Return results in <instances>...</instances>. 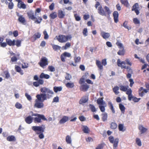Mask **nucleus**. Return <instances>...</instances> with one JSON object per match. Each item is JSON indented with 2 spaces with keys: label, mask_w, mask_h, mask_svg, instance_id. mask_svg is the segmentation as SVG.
Returning <instances> with one entry per match:
<instances>
[{
  "label": "nucleus",
  "mask_w": 149,
  "mask_h": 149,
  "mask_svg": "<svg viewBox=\"0 0 149 149\" xmlns=\"http://www.w3.org/2000/svg\"><path fill=\"white\" fill-rule=\"evenodd\" d=\"M36 97L37 99L35 100L34 107L38 109L43 108L44 106V104L43 102L44 101H42V98L38 94L36 95Z\"/></svg>",
  "instance_id": "nucleus-6"
},
{
  "label": "nucleus",
  "mask_w": 149,
  "mask_h": 149,
  "mask_svg": "<svg viewBox=\"0 0 149 149\" xmlns=\"http://www.w3.org/2000/svg\"><path fill=\"white\" fill-rule=\"evenodd\" d=\"M117 64L118 66L120 67L122 69H123V66H126V65H123V64L125 65L126 64V63L125 61H121L119 59H118L117 61Z\"/></svg>",
  "instance_id": "nucleus-15"
},
{
  "label": "nucleus",
  "mask_w": 149,
  "mask_h": 149,
  "mask_svg": "<svg viewBox=\"0 0 149 149\" xmlns=\"http://www.w3.org/2000/svg\"><path fill=\"white\" fill-rule=\"evenodd\" d=\"M132 91L130 88H129L128 91L126 92V94L128 95V99L129 101H131L132 99H133L134 96H133L132 94Z\"/></svg>",
  "instance_id": "nucleus-19"
},
{
  "label": "nucleus",
  "mask_w": 149,
  "mask_h": 149,
  "mask_svg": "<svg viewBox=\"0 0 149 149\" xmlns=\"http://www.w3.org/2000/svg\"><path fill=\"white\" fill-rule=\"evenodd\" d=\"M25 96L26 97L27 100L29 101H31L32 100V98L31 96L29 95L27 93H26L25 94Z\"/></svg>",
  "instance_id": "nucleus-61"
},
{
  "label": "nucleus",
  "mask_w": 149,
  "mask_h": 149,
  "mask_svg": "<svg viewBox=\"0 0 149 149\" xmlns=\"http://www.w3.org/2000/svg\"><path fill=\"white\" fill-rule=\"evenodd\" d=\"M138 128L141 134L144 133L148 130V129L147 128L144 127L141 125H139Z\"/></svg>",
  "instance_id": "nucleus-20"
},
{
  "label": "nucleus",
  "mask_w": 149,
  "mask_h": 149,
  "mask_svg": "<svg viewBox=\"0 0 149 149\" xmlns=\"http://www.w3.org/2000/svg\"><path fill=\"white\" fill-rule=\"evenodd\" d=\"M114 22L116 23H117L118 22L119 14L117 11H114L113 14Z\"/></svg>",
  "instance_id": "nucleus-14"
},
{
  "label": "nucleus",
  "mask_w": 149,
  "mask_h": 149,
  "mask_svg": "<svg viewBox=\"0 0 149 149\" xmlns=\"http://www.w3.org/2000/svg\"><path fill=\"white\" fill-rule=\"evenodd\" d=\"M104 9L105 10H104L101 6L99 7L98 8V13L102 16L109 15L111 13V11L109 8L107 6H105Z\"/></svg>",
  "instance_id": "nucleus-5"
},
{
  "label": "nucleus",
  "mask_w": 149,
  "mask_h": 149,
  "mask_svg": "<svg viewBox=\"0 0 149 149\" xmlns=\"http://www.w3.org/2000/svg\"><path fill=\"white\" fill-rule=\"evenodd\" d=\"M8 1L10 2L8 3V8L10 9H12L14 6V4L13 2H12V0H8Z\"/></svg>",
  "instance_id": "nucleus-45"
},
{
  "label": "nucleus",
  "mask_w": 149,
  "mask_h": 149,
  "mask_svg": "<svg viewBox=\"0 0 149 149\" xmlns=\"http://www.w3.org/2000/svg\"><path fill=\"white\" fill-rule=\"evenodd\" d=\"M52 45L53 49L55 51L60 50L61 48V47L58 45Z\"/></svg>",
  "instance_id": "nucleus-47"
},
{
  "label": "nucleus",
  "mask_w": 149,
  "mask_h": 149,
  "mask_svg": "<svg viewBox=\"0 0 149 149\" xmlns=\"http://www.w3.org/2000/svg\"><path fill=\"white\" fill-rule=\"evenodd\" d=\"M136 143L138 146H141V142L139 138H136Z\"/></svg>",
  "instance_id": "nucleus-55"
},
{
  "label": "nucleus",
  "mask_w": 149,
  "mask_h": 149,
  "mask_svg": "<svg viewBox=\"0 0 149 149\" xmlns=\"http://www.w3.org/2000/svg\"><path fill=\"white\" fill-rule=\"evenodd\" d=\"M110 127L113 130H115L117 127V125L115 122H112L110 124Z\"/></svg>",
  "instance_id": "nucleus-30"
},
{
  "label": "nucleus",
  "mask_w": 149,
  "mask_h": 149,
  "mask_svg": "<svg viewBox=\"0 0 149 149\" xmlns=\"http://www.w3.org/2000/svg\"><path fill=\"white\" fill-rule=\"evenodd\" d=\"M82 128L83 131L85 133H89L90 130L87 126L84 125L83 126Z\"/></svg>",
  "instance_id": "nucleus-35"
},
{
  "label": "nucleus",
  "mask_w": 149,
  "mask_h": 149,
  "mask_svg": "<svg viewBox=\"0 0 149 149\" xmlns=\"http://www.w3.org/2000/svg\"><path fill=\"white\" fill-rule=\"evenodd\" d=\"M19 55L18 54L17 55V56H14L13 57L11 58V61L13 62H16L17 60V57H19Z\"/></svg>",
  "instance_id": "nucleus-49"
},
{
  "label": "nucleus",
  "mask_w": 149,
  "mask_h": 149,
  "mask_svg": "<svg viewBox=\"0 0 149 149\" xmlns=\"http://www.w3.org/2000/svg\"><path fill=\"white\" fill-rule=\"evenodd\" d=\"M120 2L122 4L126 7H128L130 6L128 0H120Z\"/></svg>",
  "instance_id": "nucleus-33"
},
{
  "label": "nucleus",
  "mask_w": 149,
  "mask_h": 149,
  "mask_svg": "<svg viewBox=\"0 0 149 149\" xmlns=\"http://www.w3.org/2000/svg\"><path fill=\"white\" fill-rule=\"evenodd\" d=\"M102 119L103 122H105L107 120L108 115L107 113L104 112L102 114Z\"/></svg>",
  "instance_id": "nucleus-32"
},
{
  "label": "nucleus",
  "mask_w": 149,
  "mask_h": 149,
  "mask_svg": "<svg viewBox=\"0 0 149 149\" xmlns=\"http://www.w3.org/2000/svg\"><path fill=\"white\" fill-rule=\"evenodd\" d=\"M108 104L110 109L111 110L113 113H115V111L113 108V105L111 102H109L108 103Z\"/></svg>",
  "instance_id": "nucleus-41"
},
{
  "label": "nucleus",
  "mask_w": 149,
  "mask_h": 149,
  "mask_svg": "<svg viewBox=\"0 0 149 149\" xmlns=\"http://www.w3.org/2000/svg\"><path fill=\"white\" fill-rule=\"evenodd\" d=\"M45 129V125H42L41 126H33L32 127V130L36 132V134H38V137L42 139L44 138V135L43 132H44Z\"/></svg>",
  "instance_id": "nucleus-2"
},
{
  "label": "nucleus",
  "mask_w": 149,
  "mask_h": 149,
  "mask_svg": "<svg viewBox=\"0 0 149 149\" xmlns=\"http://www.w3.org/2000/svg\"><path fill=\"white\" fill-rule=\"evenodd\" d=\"M103 97L101 98H98L97 100V104L99 105H103L105 104V102H104Z\"/></svg>",
  "instance_id": "nucleus-28"
},
{
  "label": "nucleus",
  "mask_w": 149,
  "mask_h": 149,
  "mask_svg": "<svg viewBox=\"0 0 149 149\" xmlns=\"http://www.w3.org/2000/svg\"><path fill=\"white\" fill-rule=\"evenodd\" d=\"M29 67V64L28 63H24L22 65V69L27 68Z\"/></svg>",
  "instance_id": "nucleus-57"
},
{
  "label": "nucleus",
  "mask_w": 149,
  "mask_h": 149,
  "mask_svg": "<svg viewBox=\"0 0 149 149\" xmlns=\"http://www.w3.org/2000/svg\"><path fill=\"white\" fill-rule=\"evenodd\" d=\"M56 38L57 40L60 43L65 42L71 38L70 36L62 35H59L58 36H56Z\"/></svg>",
  "instance_id": "nucleus-7"
},
{
  "label": "nucleus",
  "mask_w": 149,
  "mask_h": 149,
  "mask_svg": "<svg viewBox=\"0 0 149 149\" xmlns=\"http://www.w3.org/2000/svg\"><path fill=\"white\" fill-rule=\"evenodd\" d=\"M96 65L97 66L98 68L100 70H102L103 69V67L102 63L101 62L98 60H96Z\"/></svg>",
  "instance_id": "nucleus-34"
},
{
  "label": "nucleus",
  "mask_w": 149,
  "mask_h": 149,
  "mask_svg": "<svg viewBox=\"0 0 149 149\" xmlns=\"http://www.w3.org/2000/svg\"><path fill=\"white\" fill-rule=\"evenodd\" d=\"M139 3H136L134 4L132 7V11H134L136 13V15H139L140 13L139 10Z\"/></svg>",
  "instance_id": "nucleus-10"
},
{
  "label": "nucleus",
  "mask_w": 149,
  "mask_h": 149,
  "mask_svg": "<svg viewBox=\"0 0 149 149\" xmlns=\"http://www.w3.org/2000/svg\"><path fill=\"white\" fill-rule=\"evenodd\" d=\"M119 88V86H115L113 88V91L116 95H118L119 93L118 91Z\"/></svg>",
  "instance_id": "nucleus-37"
},
{
  "label": "nucleus",
  "mask_w": 149,
  "mask_h": 149,
  "mask_svg": "<svg viewBox=\"0 0 149 149\" xmlns=\"http://www.w3.org/2000/svg\"><path fill=\"white\" fill-rule=\"evenodd\" d=\"M58 16L60 18H63L65 16V13L61 10H59L58 11Z\"/></svg>",
  "instance_id": "nucleus-23"
},
{
  "label": "nucleus",
  "mask_w": 149,
  "mask_h": 149,
  "mask_svg": "<svg viewBox=\"0 0 149 149\" xmlns=\"http://www.w3.org/2000/svg\"><path fill=\"white\" fill-rule=\"evenodd\" d=\"M74 17L76 21H79L80 20L81 17L77 14L74 15Z\"/></svg>",
  "instance_id": "nucleus-63"
},
{
  "label": "nucleus",
  "mask_w": 149,
  "mask_h": 149,
  "mask_svg": "<svg viewBox=\"0 0 149 149\" xmlns=\"http://www.w3.org/2000/svg\"><path fill=\"white\" fill-rule=\"evenodd\" d=\"M40 91L42 93L38 95L42 98V101L47 100V99L50 98L54 94V92L52 90L46 87L41 88Z\"/></svg>",
  "instance_id": "nucleus-1"
},
{
  "label": "nucleus",
  "mask_w": 149,
  "mask_h": 149,
  "mask_svg": "<svg viewBox=\"0 0 149 149\" xmlns=\"http://www.w3.org/2000/svg\"><path fill=\"white\" fill-rule=\"evenodd\" d=\"M89 88V86L85 84L80 86V90L81 91L85 92L87 91Z\"/></svg>",
  "instance_id": "nucleus-16"
},
{
  "label": "nucleus",
  "mask_w": 149,
  "mask_h": 149,
  "mask_svg": "<svg viewBox=\"0 0 149 149\" xmlns=\"http://www.w3.org/2000/svg\"><path fill=\"white\" fill-rule=\"evenodd\" d=\"M90 109L93 112H95L96 111V109L95 106L92 104H90L89 105Z\"/></svg>",
  "instance_id": "nucleus-51"
},
{
  "label": "nucleus",
  "mask_w": 149,
  "mask_h": 149,
  "mask_svg": "<svg viewBox=\"0 0 149 149\" xmlns=\"http://www.w3.org/2000/svg\"><path fill=\"white\" fill-rule=\"evenodd\" d=\"M15 107L17 108L18 109H21L22 107V104L18 102L15 104Z\"/></svg>",
  "instance_id": "nucleus-59"
},
{
  "label": "nucleus",
  "mask_w": 149,
  "mask_h": 149,
  "mask_svg": "<svg viewBox=\"0 0 149 149\" xmlns=\"http://www.w3.org/2000/svg\"><path fill=\"white\" fill-rule=\"evenodd\" d=\"M15 69L17 72L19 73L20 74L22 75L23 74L24 72L22 70L19 66L15 65Z\"/></svg>",
  "instance_id": "nucleus-25"
},
{
  "label": "nucleus",
  "mask_w": 149,
  "mask_h": 149,
  "mask_svg": "<svg viewBox=\"0 0 149 149\" xmlns=\"http://www.w3.org/2000/svg\"><path fill=\"white\" fill-rule=\"evenodd\" d=\"M104 146V144L103 143H101L98 145L96 148L95 149H103Z\"/></svg>",
  "instance_id": "nucleus-58"
},
{
  "label": "nucleus",
  "mask_w": 149,
  "mask_h": 149,
  "mask_svg": "<svg viewBox=\"0 0 149 149\" xmlns=\"http://www.w3.org/2000/svg\"><path fill=\"white\" fill-rule=\"evenodd\" d=\"M33 118L31 116H29L25 118V120L27 123L30 124L32 122Z\"/></svg>",
  "instance_id": "nucleus-27"
},
{
  "label": "nucleus",
  "mask_w": 149,
  "mask_h": 149,
  "mask_svg": "<svg viewBox=\"0 0 149 149\" xmlns=\"http://www.w3.org/2000/svg\"><path fill=\"white\" fill-rule=\"evenodd\" d=\"M50 77L49 75L45 74L44 73H42L40 76V78L41 79L45 78V79H48Z\"/></svg>",
  "instance_id": "nucleus-36"
},
{
  "label": "nucleus",
  "mask_w": 149,
  "mask_h": 149,
  "mask_svg": "<svg viewBox=\"0 0 149 149\" xmlns=\"http://www.w3.org/2000/svg\"><path fill=\"white\" fill-rule=\"evenodd\" d=\"M123 68L126 69L127 71L128 72H132V69L129 66H123Z\"/></svg>",
  "instance_id": "nucleus-60"
},
{
  "label": "nucleus",
  "mask_w": 149,
  "mask_h": 149,
  "mask_svg": "<svg viewBox=\"0 0 149 149\" xmlns=\"http://www.w3.org/2000/svg\"><path fill=\"white\" fill-rule=\"evenodd\" d=\"M116 44L120 49H124V47L123 46V44L118 41L116 43Z\"/></svg>",
  "instance_id": "nucleus-53"
},
{
  "label": "nucleus",
  "mask_w": 149,
  "mask_h": 149,
  "mask_svg": "<svg viewBox=\"0 0 149 149\" xmlns=\"http://www.w3.org/2000/svg\"><path fill=\"white\" fill-rule=\"evenodd\" d=\"M38 64L41 67L44 68L48 65V61L47 58L45 57L42 56L38 62Z\"/></svg>",
  "instance_id": "nucleus-8"
},
{
  "label": "nucleus",
  "mask_w": 149,
  "mask_h": 149,
  "mask_svg": "<svg viewBox=\"0 0 149 149\" xmlns=\"http://www.w3.org/2000/svg\"><path fill=\"white\" fill-rule=\"evenodd\" d=\"M125 53V51L124 49H122V50H119L117 54L119 55L123 56Z\"/></svg>",
  "instance_id": "nucleus-48"
},
{
  "label": "nucleus",
  "mask_w": 149,
  "mask_h": 149,
  "mask_svg": "<svg viewBox=\"0 0 149 149\" xmlns=\"http://www.w3.org/2000/svg\"><path fill=\"white\" fill-rule=\"evenodd\" d=\"M108 139L110 142L113 144V149H116L118 146L119 139L118 138H116L114 139L113 137L112 136H109Z\"/></svg>",
  "instance_id": "nucleus-9"
},
{
  "label": "nucleus",
  "mask_w": 149,
  "mask_h": 149,
  "mask_svg": "<svg viewBox=\"0 0 149 149\" xmlns=\"http://www.w3.org/2000/svg\"><path fill=\"white\" fill-rule=\"evenodd\" d=\"M71 54L70 53L65 52L63 53L61 55V61L63 62L65 61V58L66 57H71Z\"/></svg>",
  "instance_id": "nucleus-11"
},
{
  "label": "nucleus",
  "mask_w": 149,
  "mask_h": 149,
  "mask_svg": "<svg viewBox=\"0 0 149 149\" xmlns=\"http://www.w3.org/2000/svg\"><path fill=\"white\" fill-rule=\"evenodd\" d=\"M43 33L44 35V39H47L49 38V36L48 35L47 32L46 31H44L43 32Z\"/></svg>",
  "instance_id": "nucleus-54"
},
{
  "label": "nucleus",
  "mask_w": 149,
  "mask_h": 149,
  "mask_svg": "<svg viewBox=\"0 0 149 149\" xmlns=\"http://www.w3.org/2000/svg\"><path fill=\"white\" fill-rule=\"evenodd\" d=\"M71 46V44L70 42H68L66 43L64 46H63L62 47V49L64 50H66L69 47H70Z\"/></svg>",
  "instance_id": "nucleus-39"
},
{
  "label": "nucleus",
  "mask_w": 149,
  "mask_h": 149,
  "mask_svg": "<svg viewBox=\"0 0 149 149\" xmlns=\"http://www.w3.org/2000/svg\"><path fill=\"white\" fill-rule=\"evenodd\" d=\"M6 42L7 44L9 46H14L15 45V40L12 41L11 40L8 39H6Z\"/></svg>",
  "instance_id": "nucleus-18"
},
{
  "label": "nucleus",
  "mask_w": 149,
  "mask_h": 149,
  "mask_svg": "<svg viewBox=\"0 0 149 149\" xmlns=\"http://www.w3.org/2000/svg\"><path fill=\"white\" fill-rule=\"evenodd\" d=\"M41 34L39 32L35 33L33 36L31 37V40L32 42H34L37 39L39 38L41 36Z\"/></svg>",
  "instance_id": "nucleus-12"
},
{
  "label": "nucleus",
  "mask_w": 149,
  "mask_h": 149,
  "mask_svg": "<svg viewBox=\"0 0 149 149\" xmlns=\"http://www.w3.org/2000/svg\"><path fill=\"white\" fill-rule=\"evenodd\" d=\"M16 43H15V45L17 47H19L21 46V41L19 40H17L16 41Z\"/></svg>",
  "instance_id": "nucleus-56"
},
{
  "label": "nucleus",
  "mask_w": 149,
  "mask_h": 149,
  "mask_svg": "<svg viewBox=\"0 0 149 149\" xmlns=\"http://www.w3.org/2000/svg\"><path fill=\"white\" fill-rule=\"evenodd\" d=\"M48 71L51 72H54L55 70L54 67L52 65L49 66L48 68Z\"/></svg>",
  "instance_id": "nucleus-50"
},
{
  "label": "nucleus",
  "mask_w": 149,
  "mask_h": 149,
  "mask_svg": "<svg viewBox=\"0 0 149 149\" xmlns=\"http://www.w3.org/2000/svg\"><path fill=\"white\" fill-rule=\"evenodd\" d=\"M7 140L9 141H15L16 140L15 137L11 135L9 136L7 138Z\"/></svg>",
  "instance_id": "nucleus-38"
},
{
  "label": "nucleus",
  "mask_w": 149,
  "mask_h": 149,
  "mask_svg": "<svg viewBox=\"0 0 149 149\" xmlns=\"http://www.w3.org/2000/svg\"><path fill=\"white\" fill-rule=\"evenodd\" d=\"M18 21L20 23L24 24L26 22V20L23 15H21L18 17Z\"/></svg>",
  "instance_id": "nucleus-26"
},
{
  "label": "nucleus",
  "mask_w": 149,
  "mask_h": 149,
  "mask_svg": "<svg viewBox=\"0 0 149 149\" xmlns=\"http://www.w3.org/2000/svg\"><path fill=\"white\" fill-rule=\"evenodd\" d=\"M65 141L67 143H71L72 141L71 137L69 135H67L66 137Z\"/></svg>",
  "instance_id": "nucleus-44"
},
{
  "label": "nucleus",
  "mask_w": 149,
  "mask_h": 149,
  "mask_svg": "<svg viewBox=\"0 0 149 149\" xmlns=\"http://www.w3.org/2000/svg\"><path fill=\"white\" fill-rule=\"evenodd\" d=\"M17 6L19 8H22L23 9H25L26 7V5L25 4L23 1H22L19 3H18Z\"/></svg>",
  "instance_id": "nucleus-22"
},
{
  "label": "nucleus",
  "mask_w": 149,
  "mask_h": 149,
  "mask_svg": "<svg viewBox=\"0 0 149 149\" xmlns=\"http://www.w3.org/2000/svg\"><path fill=\"white\" fill-rule=\"evenodd\" d=\"M119 107L122 113H124L125 109V106L122 104L120 103L119 104Z\"/></svg>",
  "instance_id": "nucleus-42"
},
{
  "label": "nucleus",
  "mask_w": 149,
  "mask_h": 149,
  "mask_svg": "<svg viewBox=\"0 0 149 149\" xmlns=\"http://www.w3.org/2000/svg\"><path fill=\"white\" fill-rule=\"evenodd\" d=\"M100 35L102 38L104 39L108 38L110 36V35L109 33H106L103 31L101 32Z\"/></svg>",
  "instance_id": "nucleus-21"
},
{
  "label": "nucleus",
  "mask_w": 149,
  "mask_h": 149,
  "mask_svg": "<svg viewBox=\"0 0 149 149\" xmlns=\"http://www.w3.org/2000/svg\"><path fill=\"white\" fill-rule=\"evenodd\" d=\"M69 119L68 116H64L60 120L59 123L60 124H63L66 122Z\"/></svg>",
  "instance_id": "nucleus-24"
},
{
  "label": "nucleus",
  "mask_w": 149,
  "mask_h": 149,
  "mask_svg": "<svg viewBox=\"0 0 149 149\" xmlns=\"http://www.w3.org/2000/svg\"><path fill=\"white\" fill-rule=\"evenodd\" d=\"M88 100V97H83L81 98V99L79 100V104H82L83 103L86 102Z\"/></svg>",
  "instance_id": "nucleus-31"
},
{
  "label": "nucleus",
  "mask_w": 149,
  "mask_h": 149,
  "mask_svg": "<svg viewBox=\"0 0 149 149\" xmlns=\"http://www.w3.org/2000/svg\"><path fill=\"white\" fill-rule=\"evenodd\" d=\"M27 14L29 19L34 21L36 24H40L42 20L41 17L38 16L36 17L34 15L33 11L32 10L28 11Z\"/></svg>",
  "instance_id": "nucleus-3"
},
{
  "label": "nucleus",
  "mask_w": 149,
  "mask_h": 149,
  "mask_svg": "<svg viewBox=\"0 0 149 149\" xmlns=\"http://www.w3.org/2000/svg\"><path fill=\"white\" fill-rule=\"evenodd\" d=\"M49 17L52 19H55L57 17V13L55 12H52L50 14Z\"/></svg>",
  "instance_id": "nucleus-40"
},
{
  "label": "nucleus",
  "mask_w": 149,
  "mask_h": 149,
  "mask_svg": "<svg viewBox=\"0 0 149 149\" xmlns=\"http://www.w3.org/2000/svg\"><path fill=\"white\" fill-rule=\"evenodd\" d=\"M119 88L121 91L126 92L128 91L129 89L128 85L123 86L122 85L119 86Z\"/></svg>",
  "instance_id": "nucleus-17"
},
{
  "label": "nucleus",
  "mask_w": 149,
  "mask_h": 149,
  "mask_svg": "<svg viewBox=\"0 0 149 149\" xmlns=\"http://www.w3.org/2000/svg\"><path fill=\"white\" fill-rule=\"evenodd\" d=\"M148 91L146 89H143V87H141L139 91V95L140 96H143L145 93H146L148 92Z\"/></svg>",
  "instance_id": "nucleus-13"
},
{
  "label": "nucleus",
  "mask_w": 149,
  "mask_h": 149,
  "mask_svg": "<svg viewBox=\"0 0 149 149\" xmlns=\"http://www.w3.org/2000/svg\"><path fill=\"white\" fill-rule=\"evenodd\" d=\"M3 73L5 75V78L8 79L10 77V74L8 70H5L3 72Z\"/></svg>",
  "instance_id": "nucleus-52"
},
{
  "label": "nucleus",
  "mask_w": 149,
  "mask_h": 149,
  "mask_svg": "<svg viewBox=\"0 0 149 149\" xmlns=\"http://www.w3.org/2000/svg\"><path fill=\"white\" fill-rule=\"evenodd\" d=\"M133 21L134 23L135 24H140V21L137 18H135L133 19Z\"/></svg>",
  "instance_id": "nucleus-62"
},
{
  "label": "nucleus",
  "mask_w": 149,
  "mask_h": 149,
  "mask_svg": "<svg viewBox=\"0 0 149 149\" xmlns=\"http://www.w3.org/2000/svg\"><path fill=\"white\" fill-rule=\"evenodd\" d=\"M62 88L61 86L57 87L54 86V87L53 90L55 93H57L58 91H60L62 90Z\"/></svg>",
  "instance_id": "nucleus-43"
},
{
  "label": "nucleus",
  "mask_w": 149,
  "mask_h": 149,
  "mask_svg": "<svg viewBox=\"0 0 149 149\" xmlns=\"http://www.w3.org/2000/svg\"><path fill=\"white\" fill-rule=\"evenodd\" d=\"M33 115L36 116V117L34 118V122L35 123H41L42 122V120H43L47 121L48 120L49 121H52V117H49L48 119L47 120L43 115L34 113Z\"/></svg>",
  "instance_id": "nucleus-4"
},
{
  "label": "nucleus",
  "mask_w": 149,
  "mask_h": 149,
  "mask_svg": "<svg viewBox=\"0 0 149 149\" xmlns=\"http://www.w3.org/2000/svg\"><path fill=\"white\" fill-rule=\"evenodd\" d=\"M66 74L65 77V79L67 80H70L72 78L70 75L68 73H66Z\"/></svg>",
  "instance_id": "nucleus-64"
},
{
  "label": "nucleus",
  "mask_w": 149,
  "mask_h": 149,
  "mask_svg": "<svg viewBox=\"0 0 149 149\" xmlns=\"http://www.w3.org/2000/svg\"><path fill=\"white\" fill-rule=\"evenodd\" d=\"M118 129L119 131L123 132L126 130V128L124 126V125L122 124H119L118 125Z\"/></svg>",
  "instance_id": "nucleus-29"
},
{
  "label": "nucleus",
  "mask_w": 149,
  "mask_h": 149,
  "mask_svg": "<svg viewBox=\"0 0 149 149\" xmlns=\"http://www.w3.org/2000/svg\"><path fill=\"white\" fill-rule=\"evenodd\" d=\"M66 87L68 88H72L74 86V84L73 83H70L68 82L66 84Z\"/></svg>",
  "instance_id": "nucleus-46"
}]
</instances>
